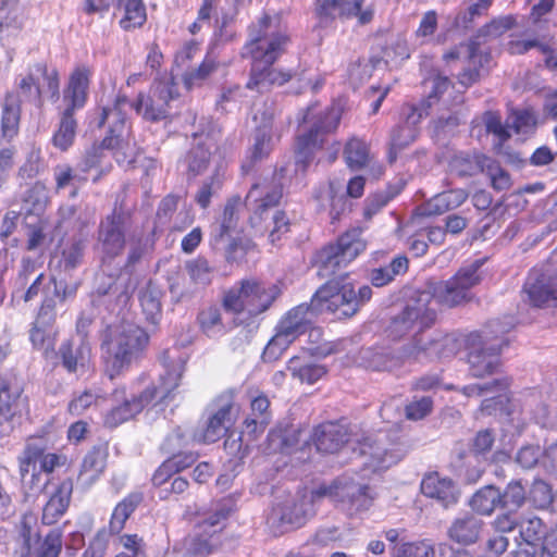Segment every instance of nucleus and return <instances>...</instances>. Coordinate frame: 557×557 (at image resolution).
Listing matches in <instances>:
<instances>
[{"instance_id": "60", "label": "nucleus", "mask_w": 557, "mask_h": 557, "mask_svg": "<svg viewBox=\"0 0 557 557\" xmlns=\"http://www.w3.org/2000/svg\"><path fill=\"white\" fill-rule=\"evenodd\" d=\"M215 70V63L207 59L205 60L199 67L187 71L183 75V82L187 89H193L195 87L201 86L211 75V73Z\"/></svg>"}, {"instance_id": "19", "label": "nucleus", "mask_w": 557, "mask_h": 557, "mask_svg": "<svg viewBox=\"0 0 557 557\" xmlns=\"http://www.w3.org/2000/svg\"><path fill=\"white\" fill-rule=\"evenodd\" d=\"M18 86L24 98L30 101H39L44 95L58 98V71L53 67L49 69L45 64H36L29 70V73L21 79Z\"/></svg>"}, {"instance_id": "50", "label": "nucleus", "mask_w": 557, "mask_h": 557, "mask_svg": "<svg viewBox=\"0 0 557 557\" xmlns=\"http://www.w3.org/2000/svg\"><path fill=\"white\" fill-rule=\"evenodd\" d=\"M24 227L27 236V249L35 250L41 247L46 239L47 222L38 214H29L25 218Z\"/></svg>"}, {"instance_id": "21", "label": "nucleus", "mask_w": 557, "mask_h": 557, "mask_svg": "<svg viewBox=\"0 0 557 557\" xmlns=\"http://www.w3.org/2000/svg\"><path fill=\"white\" fill-rule=\"evenodd\" d=\"M509 341L505 337L484 336L483 345L479 349H473L468 357L470 371L473 376L483 377L494 374L500 367L499 355Z\"/></svg>"}, {"instance_id": "1", "label": "nucleus", "mask_w": 557, "mask_h": 557, "mask_svg": "<svg viewBox=\"0 0 557 557\" xmlns=\"http://www.w3.org/2000/svg\"><path fill=\"white\" fill-rule=\"evenodd\" d=\"M324 497L336 503L349 516L368 510L373 500L364 483L354 476L343 475L330 486H320L310 496H288L273 507L272 518L293 527L301 525L306 517L311 515L310 504Z\"/></svg>"}, {"instance_id": "41", "label": "nucleus", "mask_w": 557, "mask_h": 557, "mask_svg": "<svg viewBox=\"0 0 557 557\" xmlns=\"http://www.w3.org/2000/svg\"><path fill=\"white\" fill-rule=\"evenodd\" d=\"M64 368L70 372H76L89 364L91 348L87 343H81L75 349L70 343L62 345L60 349Z\"/></svg>"}, {"instance_id": "2", "label": "nucleus", "mask_w": 557, "mask_h": 557, "mask_svg": "<svg viewBox=\"0 0 557 557\" xmlns=\"http://www.w3.org/2000/svg\"><path fill=\"white\" fill-rule=\"evenodd\" d=\"M435 318L436 312L432 306L431 294L425 290L408 302L404 310L393 319L387 329L388 336L394 339L405 336L411 338L405 347L403 358L419 360L441 355L443 342H447L448 338L438 339L425 333V330L435 322Z\"/></svg>"}, {"instance_id": "62", "label": "nucleus", "mask_w": 557, "mask_h": 557, "mask_svg": "<svg viewBox=\"0 0 557 557\" xmlns=\"http://www.w3.org/2000/svg\"><path fill=\"white\" fill-rule=\"evenodd\" d=\"M24 201L30 205V210L38 214L45 209L49 202V191L47 186L41 182H36L26 193Z\"/></svg>"}, {"instance_id": "51", "label": "nucleus", "mask_w": 557, "mask_h": 557, "mask_svg": "<svg viewBox=\"0 0 557 557\" xmlns=\"http://www.w3.org/2000/svg\"><path fill=\"white\" fill-rule=\"evenodd\" d=\"M198 323L201 331L209 337H216L225 332L220 309L216 307L201 310L198 314Z\"/></svg>"}, {"instance_id": "7", "label": "nucleus", "mask_w": 557, "mask_h": 557, "mask_svg": "<svg viewBox=\"0 0 557 557\" xmlns=\"http://www.w3.org/2000/svg\"><path fill=\"white\" fill-rule=\"evenodd\" d=\"M315 312L333 313L336 318L354 315L359 310V300L354 284L346 276L326 282L311 299Z\"/></svg>"}, {"instance_id": "36", "label": "nucleus", "mask_w": 557, "mask_h": 557, "mask_svg": "<svg viewBox=\"0 0 557 557\" xmlns=\"http://www.w3.org/2000/svg\"><path fill=\"white\" fill-rule=\"evenodd\" d=\"M101 251L104 258L117 256L124 248V236L121 225L114 218H107L100 231Z\"/></svg>"}, {"instance_id": "29", "label": "nucleus", "mask_w": 557, "mask_h": 557, "mask_svg": "<svg viewBox=\"0 0 557 557\" xmlns=\"http://www.w3.org/2000/svg\"><path fill=\"white\" fill-rule=\"evenodd\" d=\"M366 0H315L314 14L320 23H332L336 15L341 18H351L354 8L363 4Z\"/></svg>"}, {"instance_id": "4", "label": "nucleus", "mask_w": 557, "mask_h": 557, "mask_svg": "<svg viewBox=\"0 0 557 557\" xmlns=\"http://www.w3.org/2000/svg\"><path fill=\"white\" fill-rule=\"evenodd\" d=\"M287 37H253L245 47V54L252 60L251 77L247 83L250 89L267 91L271 87L289 82L294 72L271 67L284 50Z\"/></svg>"}, {"instance_id": "64", "label": "nucleus", "mask_w": 557, "mask_h": 557, "mask_svg": "<svg viewBox=\"0 0 557 557\" xmlns=\"http://www.w3.org/2000/svg\"><path fill=\"white\" fill-rule=\"evenodd\" d=\"M529 498L537 508H546L552 503L556 507L557 499H553L550 487L543 481H535L533 483Z\"/></svg>"}, {"instance_id": "58", "label": "nucleus", "mask_w": 557, "mask_h": 557, "mask_svg": "<svg viewBox=\"0 0 557 557\" xmlns=\"http://www.w3.org/2000/svg\"><path fill=\"white\" fill-rule=\"evenodd\" d=\"M518 25L516 15L508 14L493 17L478 29L476 35H504Z\"/></svg>"}, {"instance_id": "28", "label": "nucleus", "mask_w": 557, "mask_h": 557, "mask_svg": "<svg viewBox=\"0 0 557 557\" xmlns=\"http://www.w3.org/2000/svg\"><path fill=\"white\" fill-rule=\"evenodd\" d=\"M422 493L430 498H435L448 507L457 503L458 491L450 479L442 478L438 473L425 475L421 482Z\"/></svg>"}, {"instance_id": "20", "label": "nucleus", "mask_w": 557, "mask_h": 557, "mask_svg": "<svg viewBox=\"0 0 557 557\" xmlns=\"http://www.w3.org/2000/svg\"><path fill=\"white\" fill-rule=\"evenodd\" d=\"M343 109L339 104H333L323 116L308 132L300 135L297 141V162L304 163L312 153L313 149L322 144L321 136L336 129L342 117Z\"/></svg>"}, {"instance_id": "48", "label": "nucleus", "mask_w": 557, "mask_h": 557, "mask_svg": "<svg viewBox=\"0 0 557 557\" xmlns=\"http://www.w3.org/2000/svg\"><path fill=\"white\" fill-rule=\"evenodd\" d=\"M490 158L483 154L461 153L456 156L451 162L454 171L462 176H471L479 172H485Z\"/></svg>"}, {"instance_id": "26", "label": "nucleus", "mask_w": 557, "mask_h": 557, "mask_svg": "<svg viewBox=\"0 0 557 557\" xmlns=\"http://www.w3.org/2000/svg\"><path fill=\"white\" fill-rule=\"evenodd\" d=\"M524 293L534 307H556L557 272L537 277L531 275L524 284Z\"/></svg>"}, {"instance_id": "40", "label": "nucleus", "mask_w": 557, "mask_h": 557, "mask_svg": "<svg viewBox=\"0 0 557 557\" xmlns=\"http://www.w3.org/2000/svg\"><path fill=\"white\" fill-rule=\"evenodd\" d=\"M268 419L262 418H247L245 420V429L243 435H239L237 438H232L233 434L228 436L225 441L224 446L230 455L237 456L239 458L244 457L247 448H243V436L248 435L253 438L257 437L258 434L262 433L268 425Z\"/></svg>"}, {"instance_id": "9", "label": "nucleus", "mask_w": 557, "mask_h": 557, "mask_svg": "<svg viewBox=\"0 0 557 557\" xmlns=\"http://www.w3.org/2000/svg\"><path fill=\"white\" fill-rule=\"evenodd\" d=\"M313 308L305 304L290 309L280 321L276 333L268 343L263 351L267 361H274L293 344L300 335L311 329L314 315Z\"/></svg>"}, {"instance_id": "59", "label": "nucleus", "mask_w": 557, "mask_h": 557, "mask_svg": "<svg viewBox=\"0 0 557 557\" xmlns=\"http://www.w3.org/2000/svg\"><path fill=\"white\" fill-rule=\"evenodd\" d=\"M185 269L195 285L205 286L211 282V268L203 258H197L186 263Z\"/></svg>"}, {"instance_id": "13", "label": "nucleus", "mask_w": 557, "mask_h": 557, "mask_svg": "<svg viewBox=\"0 0 557 557\" xmlns=\"http://www.w3.org/2000/svg\"><path fill=\"white\" fill-rule=\"evenodd\" d=\"M366 248L361 238V231L351 230L339 237L335 245H330L320 250L315 256L318 274L326 277L335 274L336 269L346 267Z\"/></svg>"}, {"instance_id": "57", "label": "nucleus", "mask_w": 557, "mask_h": 557, "mask_svg": "<svg viewBox=\"0 0 557 557\" xmlns=\"http://www.w3.org/2000/svg\"><path fill=\"white\" fill-rule=\"evenodd\" d=\"M72 115L73 112L71 110L64 111L60 127L53 137L54 145L62 150L67 149L72 145L75 136L76 123Z\"/></svg>"}, {"instance_id": "39", "label": "nucleus", "mask_w": 557, "mask_h": 557, "mask_svg": "<svg viewBox=\"0 0 557 557\" xmlns=\"http://www.w3.org/2000/svg\"><path fill=\"white\" fill-rule=\"evenodd\" d=\"M243 203L240 198L235 197L227 201L222 220L213 232V239L215 244L231 239L232 233L236 227L238 220V212Z\"/></svg>"}, {"instance_id": "22", "label": "nucleus", "mask_w": 557, "mask_h": 557, "mask_svg": "<svg viewBox=\"0 0 557 557\" xmlns=\"http://www.w3.org/2000/svg\"><path fill=\"white\" fill-rule=\"evenodd\" d=\"M459 58H463L469 62V67L459 75V83L465 87L476 82L480 77V70L484 69L491 61L490 54L479 49L473 40H469L467 45H460L444 54L446 62Z\"/></svg>"}, {"instance_id": "30", "label": "nucleus", "mask_w": 557, "mask_h": 557, "mask_svg": "<svg viewBox=\"0 0 557 557\" xmlns=\"http://www.w3.org/2000/svg\"><path fill=\"white\" fill-rule=\"evenodd\" d=\"M483 527L484 522L480 518L465 515L453 521L448 529V536L460 545H470L480 539Z\"/></svg>"}, {"instance_id": "11", "label": "nucleus", "mask_w": 557, "mask_h": 557, "mask_svg": "<svg viewBox=\"0 0 557 557\" xmlns=\"http://www.w3.org/2000/svg\"><path fill=\"white\" fill-rule=\"evenodd\" d=\"M61 548L59 531H51L41 540L36 518L32 515L23 517L15 539L14 557H59Z\"/></svg>"}, {"instance_id": "18", "label": "nucleus", "mask_w": 557, "mask_h": 557, "mask_svg": "<svg viewBox=\"0 0 557 557\" xmlns=\"http://www.w3.org/2000/svg\"><path fill=\"white\" fill-rule=\"evenodd\" d=\"M219 137L220 132L214 127H211L207 133L201 132L194 134V144L185 158L188 176L195 177L201 175L212 164L214 165V170L216 166H220L222 170V165L219 164L214 158Z\"/></svg>"}, {"instance_id": "44", "label": "nucleus", "mask_w": 557, "mask_h": 557, "mask_svg": "<svg viewBox=\"0 0 557 557\" xmlns=\"http://www.w3.org/2000/svg\"><path fill=\"white\" fill-rule=\"evenodd\" d=\"M197 459V456L188 454H174L165 460L153 475V482L157 485L163 484L173 473L180 472L191 466Z\"/></svg>"}, {"instance_id": "16", "label": "nucleus", "mask_w": 557, "mask_h": 557, "mask_svg": "<svg viewBox=\"0 0 557 557\" xmlns=\"http://www.w3.org/2000/svg\"><path fill=\"white\" fill-rule=\"evenodd\" d=\"M357 443L359 455L368 457L366 465L374 471L397 463L405 455L399 445L387 443V435L383 432L368 435ZM352 450L356 451L357 448L352 447Z\"/></svg>"}, {"instance_id": "27", "label": "nucleus", "mask_w": 557, "mask_h": 557, "mask_svg": "<svg viewBox=\"0 0 557 557\" xmlns=\"http://www.w3.org/2000/svg\"><path fill=\"white\" fill-rule=\"evenodd\" d=\"M311 440L319 451L333 454L349 443V434L345 425L329 422L314 429Z\"/></svg>"}, {"instance_id": "61", "label": "nucleus", "mask_w": 557, "mask_h": 557, "mask_svg": "<svg viewBox=\"0 0 557 557\" xmlns=\"http://www.w3.org/2000/svg\"><path fill=\"white\" fill-rule=\"evenodd\" d=\"M305 431L298 430L293 434V437H284L281 431L273 430L269 433L268 440L270 444V448L273 451L282 450L289 453L294 446H296L300 440L304 437V444H307Z\"/></svg>"}, {"instance_id": "6", "label": "nucleus", "mask_w": 557, "mask_h": 557, "mask_svg": "<svg viewBox=\"0 0 557 557\" xmlns=\"http://www.w3.org/2000/svg\"><path fill=\"white\" fill-rule=\"evenodd\" d=\"M282 197L280 187L262 182L252 186L246 197V203L253 210L250 225L256 235H263L270 230L269 238L272 244L288 231L289 222L285 213L275 211L271 216L269 208L275 206Z\"/></svg>"}, {"instance_id": "3", "label": "nucleus", "mask_w": 557, "mask_h": 557, "mask_svg": "<svg viewBox=\"0 0 557 557\" xmlns=\"http://www.w3.org/2000/svg\"><path fill=\"white\" fill-rule=\"evenodd\" d=\"M164 373L161 375V383L158 387L146 388L139 396L125 398L121 406L113 408L106 416V424L116 426L137 413H139L153 398H159L165 403L172 397V393L180 385L183 372L185 370L186 359L177 350H168L161 357Z\"/></svg>"}, {"instance_id": "56", "label": "nucleus", "mask_w": 557, "mask_h": 557, "mask_svg": "<svg viewBox=\"0 0 557 557\" xmlns=\"http://www.w3.org/2000/svg\"><path fill=\"white\" fill-rule=\"evenodd\" d=\"M536 125V116L533 111L525 109L513 112L508 117V127L510 132L518 135H528Z\"/></svg>"}, {"instance_id": "63", "label": "nucleus", "mask_w": 557, "mask_h": 557, "mask_svg": "<svg viewBox=\"0 0 557 557\" xmlns=\"http://www.w3.org/2000/svg\"><path fill=\"white\" fill-rule=\"evenodd\" d=\"M53 175L55 180V187L58 190L63 189L67 186L74 187L72 196L76 195V189L86 181L85 177L74 174L73 170L65 164L58 165L54 169Z\"/></svg>"}, {"instance_id": "12", "label": "nucleus", "mask_w": 557, "mask_h": 557, "mask_svg": "<svg viewBox=\"0 0 557 557\" xmlns=\"http://www.w3.org/2000/svg\"><path fill=\"white\" fill-rule=\"evenodd\" d=\"M483 262L476 260L469 265L462 267L453 277L438 282L434 285L432 293V306L440 304L446 307L458 306L470 299V289L481 281L479 269Z\"/></svg>"}, {"instance_id": "45", "label": "nucleus", "mask_w": 557, "mask_h": 557, "mask_svg": "<svg viewBox=\"0 0 557 557\" xmlns=\"http://www.w3.org/2000/svg\"><path fill=\"white\" fill-rule=\"evenodd\" d=\"M20 104L14 95H8L3 102L1 131L2 137L11 140L18 131Z\"/></svg>"}, {"instance_id": "49", "label": "nucleus", "mask_w": 557, "mask_h": 557, "mask_svg": "<svg viewBox=\"0 0 557 557\" xmlns=\"http://www.w3.org/2000/svg\"><path fill=\"white\" fill-rule=\"evenodd\" d=\"M519 532L523 542L539 546L546 536L547 528L540 518L531 516L520 521Z\"/></svg>"}, {"instance_id": "55", "label": "nucleus", "mask_w": 557, "mask_h": 557, "mask_svg": "<svg viewBox=\"0 0 557 557\" xmlns=\"http://www.w3.org/2000/svg\"><path fill=\"white\" fill-rule=\"evenodd\" d=\"M345 159L351 169L363 168L370 160L368 145L357 138L349 140L345 148Z\"/></svg>"}, {"instance_id": "47", "label": "nucleus", "mask_w": 557, "mask_h": 557, "mask_svg": "<svg viewBox=\"0 0 557 557\" xmlns=\"http://www.w3.org/2000/svg\"><path fill=\"white\" fill-rule=\"evenodd\" d=\"M139 301L147 320L156 324L161 315L160 289L152 284H148L140 290Z\"/></svg>"}, {"instance_id": "31", "label": "nucleus", "mask_w": 557, "mask_h": 557, "mask_svg": "<svg viewBox=\"0 0 557 557\" xmlns=\"http://www.w3.org/2000/svg\"><path fill=\"white\" fill-rule=\"evenodd\" d=\"M468 5L460 10L453 20L451 29L456 33H467L475 28L478 20L486 15L493 0H467Z\"/></svg>"}, {"instance_id": "5", "label": "nucleus", "mask_w": 557, "mask_h": 557, "mask_svg": "<svg viewBox=\"0 0 557 557\" xmlns=\"http://www.w3.org/2000/svg\"><path fill=\"white\" fill-rule=\"evenodd\" d=\"M149 343L148 333L132 321H122L108 329L103 347L108 354L111 376L136 360Z\"/></svg>"}, {"instance_id": "14", "label": "nucleus", "mask_w": 557, "mask_h": 557, "mask_svg": "<svg viewBox=\"0 0 557 557\" xmlns=\"http://www.w3.org/2000/svg\"><path fill=\"white\" fill-rule=\"evenodd\" d=\"M178 97L172 78L154 82L147 95L140 94L132 108L147 121H160L168 117L171 101Z\"/></svg>"}, {"instance_id": "35", "label": "nucleus", "mask_w": 557, "mask_h": 557, "mask_svg": "<svg viewBox=\"0 0 557 557\" xmlns=\"http://www.w3.org/2000/svg\"><path fill=\"white\" fill-rule=\"evenodd\" d=\"M287 369L293 377L309 385L321 380L327 372L323 364L312 362L307 356L293 357L288 361Z\"/></svg>"}, {"instance_id": "17", "label": "nucleus", "mask_w": 557, "mask_h": 557, "mask_svg": "<svg viewBox=\"0 0 557 557\" xmlns=\"http://www.w3.org/2000/svg\"><path fill=\"white\" fill-rule=\"evenodd\" d=\"M47 451V442L42 438H34L27 442L18 457L21 481L23 487L29 493L41 491L48 482L41 475V457L46 456Z\"/></svg>"}, {"instance_id": "38", "label": "nucleus", "mask_w": 557, "mask_h": 557, "mask_svg": "<svg viewBox=\"0 0 557 557\" xmlns=\"http://www.w3.org/2000/svg\"><path fill=\"white\" fill-rule=\"evenodd\" d=\"M467 198L468 194L463 189L443 191L428 201L423 213L443 214L461 206Z\"/></svg>"}, {"instance_id": "52", "label": "nucleus", "mask_w": 557, "mask_h": 557, "mask_svg": "<svg viewBox=\"0 0 557 557\" xmlns=\"http://www.w3.org/2000/svg\"><path fill=\"white\" fill-rule=\"evenodd\" d=\"M418 134V128L398 124L391 134L389 162L396 160L397 152L412 144L417 139Z\"/></svg>"}, {"instance_id": "10", "label": "nucleus", "mask_w": 557, "mask_h": 557, "mask_svg": "<svg viewBox=\"0 0 557 557\" xmlns=\"http://www.w3.org/2000/svg\"><path fill=\"white\" fill-rule=\"evenodd\" d=\"M126 98L117 97L112 107L103 108L100 125L108 124L110 135L102 141V147L112 150L113 157L119 163L134 161V147L126 138Z\"/></svg>"}, {"instance_id": "34", "label": "nucleus", "mask_w": 557, "mask_h": 557, "mask_svg": "<svg viewBox=\"0 0 557 557\" xmlns=\"http://www.w3.org/2000/svg\"><path fill=\"white\" fill-rule=\"evenodd\" d=\"M232 423L231 407H222L209 418L203 430L195 434V440L201 443H214L225 435Z\"/></svg>"}, {"instance_id": "53", "label": "nucleus", "mask_w": 557, "mask_h": 557, "mask_svg": "<svg viewBox=\"0 0 557 557\" xmlns=\"http://www.w3.org/2000/svg\"><path fill=\"white\" fill-rule=\"evenodd\" d=\"M535 47L545 55V63L548 67H557V49L549 45L518 39L510 41L508 49L512 54H520Z\"/></svg>"}, {"instance_id": "25", "label": "nucleus", "mask_w": 557, "mask_h": 557, "mask_svg": "<svg viewBox=\"0 0 557 557\" xmlns=\"http://www.w3.org/2000/svg\"><path fill=\"white\" fill-rule=\"evenodd\" d=\"M275 114L276 108L273 103H264L262 107L256 108L255 110L253 120L256 122L257 133L251 152L253 160L262 159L272 148L271 129Z\"/></svg>"}, {"instance_id": "32", "label": "nucleus", "mask_w": 557, "mask_h": 557, "mask_svg": "<svg viewBox=\"0 0 557 557\" xmlns=\"http://www.w3.org/2000/svg\"><path fill=\"white\" fill-rule=\"evenodd\" d=\"M72 490L70 481H63L58 485L44 507L42 522L45 524H53L64 515L71 500Z\"/></svg>"}, {"instance_id": "15", "label": "nucleus", "mask_w": 557, "mask_h": 557, "mask_svg": "<svg viewBox=\"0 0 557 557\" xmlns=\"http://www.w3.org/2000/svg\"><path fill=\"white\" fill-rule=\"evenodd\" d=\"M28 412L27 398L23 387L13 375L0 377V437L11 433L14 419Z\"/></svg>"}, {"instance_id": "23", "label": "nucleus", "mask_w": 557, "mask_h": 557, "mask_svg": "<svg viewBox=\"0 0 557 557\" xmlns=\"http://www.w3.org/2000/svg\"><path fill=\"white\" fill-rule=\"evenodd\" d=\"M225 518V512L219 511L199 524L197 533L184 542L186 557H205L210 554L216 545L211 539L223 528Z\"/></svg>"}, {"instance_id": "37", "label": "nucleus", "mask_w": 557, "mask_h": 557, "mask_svg": "<svg viewBox=\"0 0 557 557\" xmlns=\"http://www.w3.org/2000/svg\"><path fill=\"white\" fill-rule=\"evenodd\" d=\"M107 454L100 448H94L83 459L78 482L85 486L91 485L106 467Z\"/></svg>"}, {"instance_id": "54", "label": "nucleus", "mask_w": 557, "mask_h": 557, "mask_svg": "<svg viewBox=\"0 0 557 557\" xmlns=\"http://www.w3.org/2000/svg\"><path fill=\"white\" fill-rule=\"evenodd\" d=\"M500 507L509 511H516L524 504L527 499L525 487L520 481H511L507 484L504 492H500Z\"/></svg>"}, {"instance_id": "33", "label": "nucleus", "mask_w": 557, "mask_h": 557, "mask_svg": "<svg viewBox=\"0 0 557 557\" xmlns=\"http://www.w3.org/2000/svg\"><path fill=\"white\" fill-rule=\"evenodd\" d=\"M89 86V72L86 69H76L71 77L66 89L64 90L63 99L67 104L65 110L73 112L82 108L87 99Z\"/></svg>"}, {"instance_id": "24", "label": "nucleus", "mask_w": 557, "mask_h": 557, "mask_svg": "<svg viewBox=\"0 0 557 557\" xmlns=\"http://www.w3.org/2000/svg\"><path fill=\"white\" fill-rule=\"evenodd\" d=\"M508 381L505 377H497L491 382L476 383L462 387V394L466 397H482V411L492 413L496 407L503 406L508 400L506 389L508 388Z\"/></svg>"}, {"instance_id": "42", "label": "nucleus", "mask_w": 557, "mask_h": 557, "mask_svg": "<svg viewBox=\"0 0 557 557\" xmlns=\"http://www.w3.org/2000/svg\"><path fill=\"white\" fill-rule=\"evenodd\" d=\"M500 490L486 485L480 488L470 499L471 508L483 516H491L497 507H500Z\"/></svg>"}, {"instance_id": "43", "label": "nucleus", "mask_w": 557, "mask_h": 557, "mask_svg": "<svg viewBox=\"0 0 557 557\" xmlns=\"http://www.w3.org/2000/svg\"><path fill=\"white\" fill-rule=\"evenodd\" d=\"M124 14L120 20L123 30L131 32L145 24L147 21L146 7L143 0H119Z\"/></svg>"}, {"instance_id": "46", "label": "nucleus", "mask_w": 557, "mask_h": 557, "mask_svg": "<svg viewBox=\"0 0 557 557\" xmlns=\"http://www.w3.org/2000/svg\"><path fill=\"white\" fill-rule=\"evenodd\" d=\"M143 500V496L139 493H134L125 497L120 502L112 513L110 520V531L119 533L123 530L126 520L129 518L132 512L136 509L138 504Z\"/></svg>"}, {"instance_id": "8", "label": "nucleus", "mask_w": 557, "mask_h": 557, "mask_svg": "<svg viewBox=\"0 0 557 557\" xmlns=\"http://www.w3.org/2000/svg\"><path fill=\"white\" fill-rule=\"evenodd\" d=\"M278 294L276 285L265 286L257 281L247 280L225 293L223 306L225 310L234 313L246 312L256 315L265 311Z\"/></svg>"}]
</instances>
